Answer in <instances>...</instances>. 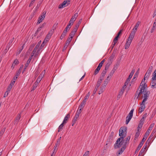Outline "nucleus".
<instances>
[{
  "label": "nucleus",
  "mask_w": 156,
  "mask_h": 156,
  "mask_svg": "<svg viewBox=\"0 0 156 156\" xmlns=\"http://www.w3.org/2000/svg\"><path fill=\"white\" fill-rule=\"evenodd\" d=\"M125 146L126 148V143L125 140L122 137H120L117 139L114 144V147L115 149H117L121 147Z\"/></svg>",
  "instance_id": "1"
},
{
  "label": "nucleus",
  "mask_w": 156,
  "mask_h": 156,
  "mask_svg": "<svg viewBox=\"0 0 156 156\" xmlns=\"http://www.w3.org/2000/svg\"><path fill=\"white\" fill-rule=\"evenodd\" d=\"M145 84H146V83H144V81H143V80H142L140 84V86L141 87L140 90L139 91L137 90L136 92L135 98L136 99H137L139 95L142 94V92H144L145 87Z\"/></svg>",
  "instance_id": "2"
},
{
  "label": "nucleus",
  "mask_w": 156,
  "mask_h": 156,
  "mask_svg": "<svg viewBox=\"0 0 156 156\" xmlns=\"http://www.w3.org/2000/svg\"><path fill=\"white\" fill-rule=\"evenodd\" d=\"M127 133V128L126 127H122L119 130V135L124 139Z\"/></svg>",
  "instance_id": "3"
},
{
  "label": "nucleus",
  "mask_w": 156,
  "mask_h": 156,
  "mask_svg": "<svg viewBox=\"0 0 156 156\" xmlns=\"http://www.w3.org/2000/svg\"><path fill=\"white\" fill-rule=\"evenodd\" d=\"M147 133L146 132L145 135L141 141L140 143L139 144L138 146L137 147V148L135 151V152H137L140 149L141 147L144 144V142L146 140V139L147 138V136L149 135V133H147Z\"/></svg>",
  "instance_id": "4"
},
{
  "label": "nucleus",
  "mask_w": 156,
  "mask_h": 156,
  "mask_svg": "<svg viewBox=\"0 0 156 156\" xmlns=\"http://www.w3.org/2000/svg\"><path fill=\"white\" fill-rule=\"evenodd\" d=\"M151 84L152 87L156 88V69L153 74L152 82Z\"/></svg>",
  "instance_id": "5"
},
{
  "label": "nucleus",
  "mask_w": 156,
  "mask_h": 156,
  "mask_svg": "<svg viewBox=\"0 0 156 156\" xmlns=\"http://www.w3.org/2000/svg\"><path fill=\"white\" fill-rule=\"evenodd\" d=\"M146 84H145V88L144 89V91L142 93V94H144V95H143V96L144 98L143 100V102H145L147 101V100L148 97L150 93V92L149 91H147L146 90Z\"/></svg>",
  "instance_id": "6"
},
{
  "label": "nucleus",
  "mask_w": 156,
  "mask_h": 156,
  "mask_svg": "<svg viewBox=\"0 0 156 156\" xmlns=\"http://www.w3.org/2000/svg\"><path fill=\"white\" fill-rule=\"evenodd\" d=\"M153 69V67L152 66H150L148 70L147 71L146 73L145 74L144 76V79H143V81H144L145 82V81L146 78H148L150 76L151 73L152 72V70Z\"/></svg>",
  "instance_id": "7"
},
{
  "label": "nucleus",
  "mask_w": 156,
  "mask_h": 156,
  "mask_svg": "<svg viewBox=\"0 0 156 156\" xmlns=\"http://www.w3.org/2000/svg\"><path fill=\"white\" fill-rule=\"evenodd\" d=\"M70 4V0H65V1L61 4H60L58 6L59 9H61L67 6Z\"/></svg>",
  "instance_id": "8"
},
{
  "label": "nucleus",
  "mask_w": 156,
  "mask_h": 156,
  "mask_svg": "<svg viewBox=\"0 0 156 156\" xmlns=\"http://www.w3.org/2000/svg\"><path fill=\"white\" fill-rule=\"evenodd\" d=\"M133 111L134 109H132L130 112L128 116H127L126 122V124H128L132 118L133 115Z\"/></svg>",
  "instance_id": "9"
},
{
  "label": "nucleus",
  "mask_w": 156,
  "mask_h": 156,
  "mask_svg": "<svg viewBox=\"0 0 156 156\" xmlns=\"http://www.w3.org/2000/svg\"><path fill=\"white\" fill-rule=\"evenodd\" d=\"M46 13L45 11H44L42 12V15L38 18L37 23V24L40 23L44 19L45 17Z\"/></svg>",
  "instance_id": "10"
},
{
  "label": "nucleus",
  "mask_w": 156,
  "mask_h": 156,
  "mask_svg": "<svg viewBox=\"0 0 156 156\" xmlns=\"http://www.w3.org/2000/svg\"><path fill=\"white\" fill-rule=\"evenodd\" d=\"M136 33V32L132 30L131 33L130 34L127 40H128L129 41L132 42L133 40L134 37Z\"/></svg>",
  "instance_id": "11"
},
{
  "label": "nucleus",
  "mask_w": 156,
  "mask_h": 156,
  "mask_svg": "<svg viewBox=\"0 0 156 156\" xmlns=\"http://www.w3.org/2000/svg\"><path fill=\"white\" fill-rule=\"evenodd\" d=\"M52 35V33H51V32H49L44 40L43 42L42 43V44H43L44 43H46L48 41Z\"/></svg>",
  "instance_id": "12"
},
{
  "label": "nucleus",
  "mask_w": 156,
  "mask_h": 156,
  "mask_svg": "<svg viewBox=\"0 0 156 156\" xmlns=\"http://www.w3.org/2000/svg\"><path fill=\"white\" fill-rule=\"evenodd\" d=\"M145 102H143V101L142 103L140 104V107L139 110V113H142L144 110L145 108Z\"/></svg>",
  "instance_id": "13"
},
{
  "label": "nucleus",
  "mask_w": 156,
  "mask_h": 156,
  "mask_svg": "<svg viewBox=\"0 0 156 156\" xmlns=\"http://www.w3.org/2000/svg\"><path fill=\"white\" fill-rule=\"evenodd\" d=\"M117 69V67L116 66H114L112 69L111 70V71L110 72V73L109 74L108 76L107 77V78L108 79H110L109 77L111 78V77L114 73L115 71L116 70V69Z\"/></svg>",
  "instance_id": "14"
},
{
  "label": "nucleus",
  "mask_w": 156,
  "mask_h": 156,
  "mask_svg": "<svg viewBox=\"0 0 156 156\" xmlns=\"http://www.w3.org/2000/svg\"><path fill=\"white\" fill-rule=\"evenodd\" d=\"M81 112H80V111H77L76 112V114L75 115V117H74L73 119V122H75L76 121L77 119L79 118V115L80 113Z\"/></svg>",
  "instance_id": "15"
},
{
  "label": "nucleus",
  "mask_w": 156,
  "mask_h": 156,
  "mask_svg": "<svg viewBox=\"0 0 156 156\" xmlns=\"http://www.w3.org/2000/svg\"><path fill=\"white\" fill-rule=\"evenodd\" d=\"M126 148V147L125 146L122 147L121 149H120L116 152L117 155L119 156L124 151Z\"/></svg>",
  "instance_id": "16"
},
{
  "label": "nucleus",
  "mask_w": 156,
  "mask_h": 156,
  "mask_svg": "<svg viewBox=\"0 0 156 156\" xmlns=\"http://www.w3.org/2000/svg\"><path fill=\"white\" fill-rule=\"evenodd\" d=\"M70 117V114L69 113L67 114V115L65 117L63 121V123L64 124H65L67 122V121L68 119Z\"/></svg>",
  "instance_id": "17"
},
{
  "label": "nucleus",
  "mask_w": 156,
  "mask_h": 156,
  "mask_svg": "<svg viewBox=\"0 0 156 156\" xmlns=\"http://www.w3.org/2000/svg\"><path fill=\"white\" fill-rule=\"evenodd\" d=\"M140 23V21H138V22H137L136 25H135L134 27L132 30L135 31V32H136L137 30V28L138 27Z\"/></svg>",
  "instance_id": "18"
},
{
  "label": "nucleus",
  "mask_w": 156,
  "mask_h": 156,
  "mask_svg": "<svg viewBox=\"0 0 156 156\" xmlns=\"http://www.w3.org/2000/svg\"><path fill=\"white\" fill-rule=\"evenodd\" d=\"M154 123H152L150 125V126L148 129L147 130L146 132L147 133H147H149V134L151 132L152 128L154 126Z\"/></svg>",
  "instance_id": "19"
},
{
  "label": "nucleus",
  "mask_w": 156,
  "mask_h": 156,
  "mask_svg": "<svg viewBox=\"0 0 156 156\" xmlns=\"http://www.w3.org/2000/svg\"><path fill=\"white\" fill-rule=\"evenodd\" d=\"M147 147L145 145H144L143 148H142L139 154H138V156H141V155H142V154L144 153V152L145 151Z\"/></svg>",
  "instance_id": "20"
},
{
  "label": "nucleus",
  "mask_w": 156,
  "mask_h": 156,
  "mask_svg": "<svg viewBox=\"0 0 156 156\" xmlns=\"http://www.w3.org/2000/svg\"><path fill=\"white\" fill-rule=\"evenodd\" d=\"M86 102L83 101L81 103L80 105L79 106V111L80 112H81V110L84 107L85 105V104Z\"/></svg>",
  "instance_id": "21"
},
{
  "label": "nucleus",
  "mask_w": 156,
  "mask_h": 156,
  "mask_svg": "<svg viewBox=\"0 0 156 156\" xmlns=\"http://www.w3.org/2000/svg\"><path fill=\"white\" fill-rule=\"evenodd\" d=\"M106 73V70L105 69L102 71V73L101 74V76L99 78H100L102 80H103L104 77L105 76Z\"/></svg>",
  "instance_id": "22"
},
{
  "label": "nucleus",
  "mask_w": 156,
  "mask_h": 156,
  "mask_svg": "<svg viewBox=\"0 0 156 156\" xmlns=\"http://www.w3.org/2000/svg\"><path fill=\"white\" fill-rule=\"evenodd\" d=\"M131 42H132L129 41H128V40H127V41L126 42L125 46V49H127L129 48Z\"/></svg>",
  "instance_id": "23"
},
{
  "label": "nucleus",
  "mask_w": 156,
  "mask_h": 156,
  "mask_svg": "<svg viewBox=\"0 0 156 156\" xmlns=\"http://www.w3.org/2000/svg\"><path fill=\"white\" fill-rule=\"evenodd\" d=\"M78 16V14L77 12L75 13L73 16H72V18L71 19V20L72 21L74 22L76 20V18Z\"/></svg>",
  "instance_id": "24"
},
{
  "label": "nucleus",
  "mask_w": 156,
  "mask_h": 156,
  "mask_svg": "<svg viewBox=\"0 0 156 156\" xmlns=\"http://www.w3.org/2000/svg\"><path fill=\"white\" fill-rule=\"evenodd\" d=\"M152 138H151V137H149L148 139L147 140L146 142L144 145L148 147L149 146V144L150 143Z\"/></svg>",
  "instance_id": "25"
},
{
  "label": "nucleus",
  "mask_w": 156,
  "mask_h": 156,
  "mask_svg": "<svg viewBox=\"0 0 156 156\" xmlns=\"http://www.w3.org/2000/svg\"><path fill=\"white\" fill-rule=\"evenodd\" d=\"M110 79L106 78V79L104 81L103 84L102 85V86H103V87H105L107 85L108 81H109Z\"/></svg>",
  "instance_id": "26"
},
{
  "label": "nucleus",
  "mask_w": 156,
  "mask_h": 156,
  "mask_svg": "<svg viewBox=\"0 0 156 156\" xmlns=\"http://www.w3.org/2000/svg\"><path fill=\"white\" fill-rule=\"evenodd\" d=\"M103 80H102L101 79L99 78L98 80V81H97V83L96 87H97V88H98V87L101 84V83Z\"/></svg>",
  "instance_id": "27"
},
{
  "label": "nucleus",
  "mask_w": 156,
  "mask_h": 156,
  "mask_svg": "<svg viewBox=\"0 0 156 156\" xmlns=\"http://www.w3.org/2000/svg\"><path fill=\"white\" fill-rule=\"evenodd\" d=\"M90 96V93L89 92L85 96L84 99L83 100V101H84L85 102H86L88 98Z\"/></svg>",
  "instance_id": "28"
},
{
  "label": "nucleus",
  "mask_w": 156,
  "mask_h": 156,
  "mask_svg": "<svg viewBox=\"0 0 156 156\" xmlns=\"http://www.w3.org/2000/svg\"><path fill=\"white\" fill-rule=\"evenodd\" d=\"M30 59H28L26 63V64L25 65V66H24V71H25V69H26V68L28 67V65L30 63Z\"/></svg>",
  "instance_id": "29"
},
{
  "label": "nucleus",
  "mask_w": 156,
  "mask_h": 156,
  "mask_svg": "<svg viewBox=\"0 0 156 156\" xmlns=\"http://www.w3.org/2000/svg\"><path fill=\"white\" fill-rule=\"evenodd\" d=\"M105 88V87H103V86H101L100 88V90L98 91V94H101L104 91Z\"/></svg>",
  "instance_id": "30"
},
{
  "label": "nucleus",
  "mask_w": 156,
  "mask_h": 156,
  "mask_svg": "<svg viewBox=\"0 0 156 156\" xmlns=\"http://www.w3.org/2000/svg\"><path fill=\"white\" fill-rule=\"evenodd\" d=\"M64 123H62L58 127V132H59L60 131H61L62 129V127L63 126H64Z\"/></svg>",
  "instance_id": "31"
},
{
  "label": "nucleus",
  "mask_w": 156,
  "mask_h": 156,
  "mask_svg": "<svg viewBox=\"0 0 156 156\" xmlns=\"http://www.w3.org/2000/svg\"><path fill=\"white\" fill-rule=\"evenodd\" d=\"M66 30L64 31L63 32L62 34L61 35L60 38L61 40L62 39L66 36L67 33L66 32Z\"/></svg>",
  "instance_id": "32"
},
{
  "label": "nucleus",
  "mask_w": 156,
  "mask_h": 156,
  "mask_svg": "<svg viewBox=\"0 0 156 156\" xmlns=\"http://www.w3.org/2000/svg\"><path fill=\"white\" fill-rule=\"evenodd\" d=\"M38 84H37V82H35L33 86H32L31 90H35L37 87Z\"/></svg>",
  "instance_id": "33"
},
{
  "label": "nucleus",
  "mask_w": 156,
  "mask_h": 156,
  "mask_svg": "<svg viewBox=\"0 0 156 156\" xmlns=\"http://www.w3.org/2000/svg\"><path fill=\"white\" fill-rule=\"evenodd\" d=\"M134 72L135 70L134 69H133L132 71H131V73H130L128 77L131 79Z\"/></svg>",
  "instance_id": "34"
},
{
  "label": "nucleus",
  "mask_w": 156,
  "mask_h": 156,
  "mask_svg": "<svg viewBox=\"0 0 156 156\" xmlns=\"http://www.w3.org/2000/svg\"><path fill=\"white\" fill-rule=\"evenodd\" d=\"M144 122V119L143 118H142L141 119L140 123L139 125H140H140L141 127H142V126Z\"/></svg>",
  "instance_id": "35"
},
{
  "label": "nucleus",
  "mask_w": 156,
  "mask_h": 156,
  "mask_svg": "<svg viewBox=\"0 0 156 156\" xmlns=\"http://www.w3.org/2000/svg\"><path fill=\"white\" fill-rule=\"evenodd\" d=\"M130 139V136H128L126 138V140H125V143H126V144L127 143H128Z\"/></svg>",
  "instance_id": "36"
},
{
  "label": "nucleus",
  "mask_w": 156,
  "mask_h": 156,
  "mask_svg": "<svg viewBox=\"0 0 156 156\" xmlns=\"http://www.w3.org/2000/svg\"><path fill=\"white\" fill-rule=\"evenodd\" d=\"M113 60V56H111L108 58V62H110V63H111L112 64Z\"/></svg>",
  "instance_id": "37"
},
{
  "label": "nucleus",
  "mask_w": 156,
  "mask_h": 156,
  "mask_svg": "<svg viewBox=\"0 0 156 156\" xmlns=\"http://www.w3.org/2000/svg\"><path fill=\"white\" fill-rule=\"evenodd\" d=\"M78 27V26H75V27L73 29L72 32H73L75 34L76 32L77 31Z\"/></svg>",
  "instance_id": "38"
},
{
  "label": "nucleus",
  "mask_w": 156,
  "mask_h": 156,
  "mask_svg": "<svg viewBox=\"0 0 156 156\" xmlns=\"http://www.w3.org/2000/svg\"><path fill=\"white\" fill-rule=\"evenodd\" d=\"M101 68H99L98 67H97L96 69L95 70L94 72V74L95 75H96L98 73L99 71L100 70Z\"/></svg>",
  "instance_id": "39"
},
{
  "label": "nucleus",
  "mask_w": 156,
  "mask_h": 156,
  "mask_svg": "<svg viewBox=\"0 0 156 156\" xmlns=\"http://www.w3.org/2000/svg\"><path fill=\"white\" fill-rule=\"evenodd\" d=\"M45 73V70H43L41 73L40 75L39 76L41 78H42L43 77Z\"/></svg>",
  "instance_id": "40"
},
{
  "label": "nucleus",
  "mask_w": 156,
  "mask_h": 156,
  "mask_svg": "<svg viewBox=\"0 0 156 156\" xmlns=\"http://www.w3.org/2000/svg\"><path fill=\"white\" fill-rule=\"evenodd\" d=\"M12 84H10L8 86L6 90L10 92V90L12 88Z\"/></svg>",
  "instance_id": "41"
},
{
  "label": "nucleus",
  "mask_w": 156,
  "mask_h": 156,
  "mask_svg": "<svg viewBox=\"0 0 156 156\" xmlns=\"http://www.w3.org/2000/svg\"><path fill=\"white\" fill-rule=\"evenodd\" d=\"M111 63H110V62H108L107 64L105 65V69L106 70L108 69L109 68V66L111 65Z\"/></svg>",
  "instance_id": "42"
},
{
  "label": "nucleus",
  "mask_w": 156,
  "mask_h": 156,
  "mask_svg": "<svg viewBox=\"0 0 156 156\" xmlns=\"http://www.w3.org/2000/svg\"><path fill=\"white\" fill-rule=\"evenodd\" d=\"M72 38H70V37L67 40L66 42V45H68L70 43V42L72 40Z\"/></svg>",
  "instance_id": "43"
},
{
  "label": "nucleus",
  "mask_w": 156,
  "mask_h": 156,
  "mask_svg": "<svg viewBox=\"0 0 156 156\" xmlns=\"http://www.w3.org/2000/svg\"><path fill=\"white\" fill-rule=\"evenodd\" d=\"M139 69H138L137 72H136V73H135L133 77V79H135V78L138 75L139 73Z\"/></svg>",
  "instance_id": "44"
},
{
  "label": "nucleus",
  "mask_w": 156,
  "mask_h": 156,
  "mask_svg": "<svg viewBox=\"0 0 156 156\" xmlns=\"http://www.w3.org/2000/svg\"><path fill=\"white\" fill-rule=\"evenodd\" d=\"M140 134V132H136L135 136L134 139L136 140L138 138Z\"/></svg>",
  "instance_id": "45"
},
{
  "label": "nucleus",
  "mask_w": 156,
  "mask_h": 156,
  "mask_svg": "<svg viewBox=\"0 0 156 156\" xmlns=\"http://www.w3.org/2000/svg\"><path fill=\"white\" fill-rule=\"evenodd\" d=\"M42 79V78H41L40 77L38 76L35 82H37V84H38L41 80Z\"/></svg>",
  "instance_id": "46"
},
{
  "label": "nucleus",
  "mask_w": 156,
  "mask_h": 156,
  "mask_svg": "<svg viewBox=\"0 0 156 156\" xmlns=\"http://www.w3.org/2000/svg\"><path fill=\"white\" fill-rule=\"evenodd\" d=\"M21 117L20 114H19L17 115V116L16 117V122L18 121L20 119Z\"/></svg>",
  "instance_id": "47"
},
{
  "label": "nucleus",
  "mask_w": 156,
  "mask_h": 156,
  "mask_svg": "<svg viewBox=\"0 0 156 156\" xmlns=\"http://www.w3.org/2000/svg\"><path fill=\"white\" fill-rule=\"evenodd\" d=\"M17 78V77H16V78L15 77H14V80L13 81H11V83H10V84H11V83L12 84V86H13L14 84V83H15V80H16V79Z\"/></svg>",
  "instance_id": "48"
},
{
  "label": "nucleus",
  "mask_w": 156,
  "mask_h": 156,
  "mask_svg": "<svg viewBox=\"0 0 156 156\" xmlns=\"http://www.w3.org/2000/svg\"><path fill=\"white\" fill-rule=\"evenodd\" d=\"M14 38L13 37L10 41L8 44L9 46H10L12 44L13 42V41L14 40Z\"/></svg>",
  "instance_id": "49"
},
{
  "label": "nucleus",
  "mask_w": 156,
  "mask_h": 156,
  "mask_svg": "<svg viewBox=\"0 0 156 156\" xmlns=\"http://www.w3.org/2000/svg\"><path fill=\"white\" fill-rule=\"evenodd\" d=\"M9 93V92L8 91L6 90V91L5 92L4 95V98H5L8 95Z\"/></svg>",
  "instance_id": "50"
},
{
  "label": "nucleus",
  "mask_w": 156,
  "mask_h": 156,
  "mask_svg": "<svg viewBox=\"0 0 156 156\" xmlns=\"http://www.w3.org/2000/svg\"><path fill=\"white\" fill-rule=\"evenodd\" d=\"M71 28V27L68 25H67V26H66V27L65 30H64V31H66V32L67 33V30L68 29L69 30L70 28Z\"/></svg>",
  "instance_id": "51"
},
{
  "label": "nucleus",
  "mask_w": 156,
  "mask_h": 156,
  "mask_svg": "<svg viewBox=\"0 0 156 156\" xmlns=\"http://www.w3.org/2000/svg\"><path fill=\"white\" fill-rule=\"evenodd\" d=\"M40 46V44L38 43L37 44L36 46L34 48V50L36 51L38 49Z\"/></svg>",
  "instance_id": "52"
},
{
  "label": "nucleus",
  "mask_w": 156,
  "mask_h": 156,
  "mask_svg": "<svg viewBox=\"0 0 156 156\" xmlns=\"http://www.w3.org/2000/svg\"><path fill=\"white\" fill-rule=\"evenodd\" d=\"M75 34V33L71 32V34L69 35V36L70 37V38L72 39Z\"/></svg>",
  "instance_id": "53"
},
{
  "label": "nucleus",
  "mask_w": 156,
  "mask_h": 156,
  "mask_svg": "<svg viewBox=\"0 0 156 156\" xmlns=\"http://www.w3.org/2000/svg\"><path fill=\"white\" fill-rule=\"evenodd\" d=\"M42 28V27H40L38 28L37 29V31H36V32L35 33V34H37L38 32H39V31H41Z\"/></svg>",
  "instance_id": "54"
},
{
  "label": "nucleus",
  "mask_w": 156,
  "mask_h": 156,
  "mask_svg": "<svg viewBox=\"0 0 156 156\" xmlns=\"http://www.w3.org/2000/svg\"><path fill=\"white\" fill-rule=\"evenodd\" d=\"M35 0H31V1L29 5V7H30L35 2Z\"/></svg>",
  "instance_id": "55"
},
{
  "label": "nucleus",
  "mask_w": 156,
  "mask_h": 156,
  "mask_svg": "<svg viewBox=\"0 0 156 156\" xmlns=\"http://www.w3.org/2000/svg\"><path fill=\"white\" fill-rule=\"evenodd\" d=\"M82 19H80L79 21L78 22V23L76 24V26H78V27H79V25L81 23V22L82 21Z\"/></svg>",
  "instance_id": "56"
},
{
  "label": "nucleus",
  "mask_w": 156,
  "mask_h": 156,
  "mask_svg": "<svg viewBox=\"0 0 156 156\" xmlns=\"http://www.w3.org/2000/svg\"><path fill=\"white\" fill-rule=\"evenodd\" d=\"M19 63V61L18 60L16 59H15L13 62V64H14L15 65L18 64Z\"/></svg>",
  "instance_id": "57"
},
{
  "label": "nucleus",
  "mask_w": 156,
  "mask_h": 156,
  "mask_svg": "<svg viewBox=\"0 0 156 156\" xmlns=\"http://www.w3.org/2000/svg\"><path fill=\"white\" fill-rule=\"evenodd\" d=\"M89 154V151H87L85 152L83 156H88Z\"/></svg>",
  "instance_id": "58"
},
{
  "label": "nucleus",
  "mask_w": 156,
  "mask_h": 156,
  "mask_svg": "<svg viewBox=\"0 0 156 156\" xmlns=\"http://www.w3.org/2000/svg\"><path fill=\"white\" fill-rule=\"evenodd\" d=\"M118 41L117 40H115V39H114L113 43V46H115L116 43Z\"/></svg>",
  "instance_id": "59"
},
{
  "label": "nucleus",
  "mask_w": 156,
  "mask_h": 156,
  "mask_svg": "<svg viewBox=\"0 0 156 156\" xmlns=\"http://www.w3.org/2000/svg\"><path fill=\"white\" fill-rule=\"evenodd\" d=\"M74 22H73V21H72V20H70V21L69 22V24H68V25L70 26L71 25H73V23Z\"/></svg>",
  "instance_id": "60"
},
{
  "label": "nucleus",
  "mask_w": 156,
  "mask_h": 156,
  "mask_svg": "<svg viewBox=\"0 0 156 156\" xmlns=\"http://www.w3.org/2000/svg\"><path fill=\"white\" fill-rule=\"evenodd\" d=\"M35 46V44H32L30 47V48H29V49L30 50H31L33 48H34V46Z\"/></svg>",
  "instance_id": "61"
},
{
  "label": "nucleus",
  "mask_w": 156,
  "mask_h": 156,
  "mask_svg": "<svg viewBox=\"0 0 156 156\" xmlns=\"http://www.w3.org/2000/svg\"><path fill=\"white\" fill-rule=\"evenodd\" d=\"M147 115V113H145L143 116L142 118L145 119Z\"/></svg>",
  "instance_id": "62"
},
{
  "label": "nucleus",
  "mask_w": 156,
  "mask_h": 156,
  "mask_svg": "<svg viewBox=\"0 0 156 156\" xmlns=\"http://www.w3.org/2000/svg\"><path fill=\"white\" fill-rule=\"evenodd\" d=\"M36 52V51H35V50H33V51H32V52L31 53V55H33V56H34L35 55V53Z\"/></svg>",
  "instance_id": "63"
},
{
  "label": "nucleus",
  "mask_w": 156,
  "mask_h": 156,
  "mask_svg": "<svg viewBox=\"0 0 156 156\" xmlns=\"http://www.w3.org/2000/svg\"><path fill=\"white\" fill-rule=\"evenodd\" d=\"M126 87L125 86H123L122 87V89H121V90L124 92V90H125V89L126 88Z\"/></svg>",
  "instance_id": "64"
}]
</instances>
